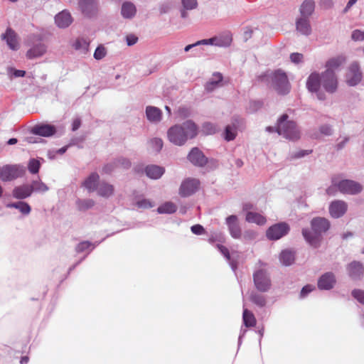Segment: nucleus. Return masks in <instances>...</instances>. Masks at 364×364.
Returning <instances> with one entry per match:
<instances>
[{
    "label": "nucleus",
    "instance_id": "1",
    "mask_svg": "<svg viewBox=\"0 0 364 364\" xmlns=\"http://www.w3.org/2000/svg\"><path fill=\"white\" fill-rule=\"evenodd\" d=\"M198 134V128L195 123L186 121L182 124L171 127L167 132L168 140L177 146L183 145L188 139L195 137Z\"/></svg>",
    "mask_w": 364,
    "mask_h": 364
},
{
    "label": "nucleus",
    "instance_id": "2",
    "mask_svg": "<svg viewBox=\"0 0 364 364\" xmlns=\"http://www.w3.org/2000/svg\"><path fill=\"white\" fill-rule=\"evenodd\" d=\"M311 227L312 231L303 229L302 235L307 242L316 247L321 240V234L326 232L330 228V222L325 218L316 217L311 220Z\"/></svg>",
    "mask_w": 364,
    "mask_h": 364
},
{
    "label": "nucleus",
    "instance_id": "3",
    "mask_svg": "<svg viewBox=\"0 0 364 364\" xmlns=\"http://www.w3.org/2000/svg\"><path fill=\"white\" fill-rule=\"evenodd\" d=\"M289 116L283 114L277 120L276 132L290 140H296L300 137V132L294 121L288 120Z\"/></svg>",
    "mask_w": 364,
    "mask_h": 364
},
{
    "label": "nucleus",
    "instance_id": "4",
    "mask_svg": "<svg viewBox=\"0 0 364 364\" xmlns=\"http://www.w3.org/2000/svg\"><path fill=\"white\" fill-rule=\"evenodd\" d=\"M232 43V33L230 31H224L210 38L197 41L188 46H229Z\"/></svg>",
    "mask_w": 364,
    "mask_h": 364
},
{
    "label": "nucleus",
    "instance_id": "5",
    "mask_svg": "<svg viewBox=\"0 0 364 364\" xmlns=\"http://www.w3.org/2000/svg\"><path fill=\"white\" fill-rule=\"evenodd\" d=\"M272 84L274 89L279 95H287L290 90V84L287 75L282 70H275L272 73Z\"/></svg>",
    "mask_w": 364,
    "mask_h": 364
},
{
    "label": "nucleus",
    "instance_id": "6",
    "mask_svg": "<svg viewBox=\"0 0 364 364\" xmlns=\"http://www.w3.org/2000/svg\"><path fill=\"white\" fill-rule=\"evenodd\" d=\"M254 285L260 292L268 291L272 286L270 277L265 269H261L253 274Z\"/></svg>",
    "mask_w": 364,
    "mask_h": 364
},
{
    "label": "nucleus",
    "instance_id": "7",
    "mask_svg": "<svg viewBox=\"0 0 364 364\" xmlns=\"http://www.w3.org/2000/svg\"><path fill=\"white\" fill-rule=\"evenodd\" d=\"M332 183L343 194L354 195L360 193L363 190V186L359 183L352 180L346 179L337 183L336 178H333Z\"/></svg>",
    "mask_w": 364,
    "mask_h": 364
},
{
    "label": "nucleus",
    "instance_id": "8",
    "mask_svg": "<svg viewBox=\"0 0 364 364\" xmlns=\"http://www.w3.org/2000/svg\"><path fill=\"white\" fill-rule=\"evenodd\" d=\"M25 169L20 165H5L0 167V179L10 181L23 175Z\"/></svg>",
    "mask_w": 364,
    "mask_h": 364
},
{
    "label": "nucleus",
    "instance_id": "9",
    "mask_svg": "<svg viewBox=\"0 0 364 364\" xmlns=\"http://www.w3.org/2000/svg\"><path fill=\"white\" fill-rule=\"evenodd\" d=\"M321 85L323 89L329 93H334L338 88V78L335 72L325 70L321 73Z\"/></svg>",
    "mask_w": 364,
    "mask_h": 364
},
{
    "label": "nucleus",
    "instance_id": "10",
    "mask_svg": "<svg viewBox=\"0 0 364 364\" xmlns=\"http://www.w3.org/2000/svg\"><path fill=\"white\" fill-rule=\"evenodd\" d=\"M363 73L357 63H353L348 67L346 74V82L349 86H355L360 82Z\"/></svg>",
    "mask_w": 364,
    "mask_h": 364
},
{
    "label": "nucleus",
    "instance_id": "11",
    "mask_svg": "<svg viewBox=\"0 0 364 364\" xmlns=\"http://www.w3.org/2000/svg\"><path fill=\"white\" fill-rule=\"evenodd\" d=\"M321 85V75H320L318 73L314 72L311 73L306 80V88L311 92H318L317 97L320 100H325V95L318 92Z\"/></svg>",
    "mask_w": 364,
    "mask_h": 364
},
{
    "label": "nucleus",
    "instance_id": "12",
    "mask_svg": "<svg viewBox=\"0 0 364 364\" xmlns=\"http://www.w3.org/2000/svg\"><path fill=\"white\" fill-rule=\"evenodd\" d=\"M289 230V225L285 223H279L272 225L267 230L266 235L268 239L277 240L284 236Z\"/></svg>",
    "mask_w": 364,
    "mask_h": 364
},
{
    "label": "nucleus",
    "instance_id": "13",
    "mask_svg": "<svg viewBox=\"0 0 364 364\" xmlns=\"http://www.w3.org/2000/svg\"><path fill=\"white\" fill-rule=\"evenodd\" d=\"M200 182L196 178L184 180L179 188V194L182 197H188L193 194L199 188Z\"/></svg>",
    "mask_w": 364,
    "mask_h": 364
},
{
    "label": "nucleus",
    "instance_id": "14",
    "mask_svg": "<svg viewBox=\"0 0 364 364\" xmlns=\"http://www.w3.org/2000/svg\"><path fill=\"white\" fill-rule=\"evenodd\" d=\"M265 38L263 31L258 28H247L243 33V38L245 41L252 39L254 43H265Z\"/></svg>",
    "mask_w": 364,
    "mask_h": 364
},
{
    "label": "nucleus",
    "instance_id": "15",
    "mask_svg": "<svg viewBox=\"0 0 364 364\" xmlns=\"http://www.w3.org/2000/svg\"><path fill=\"white\" fill-rule=\"evenodd\" d=\"M79 10L86 16H94L97 11V0H78Z\"/></svg>",
    "mask_w": 364,
    "mask_h": 364
},
{
    "label": "nucleus",
    "instance_id": "16",
    "mask_svg": "<svg viewBox=\"0 0 364 364\" xmlns=\"http://www.w3.org/2000/svg\"><path fill=\"white\" fill-rule=\"evenodd\" d=\"M347 203L341 200H336L329 205V213L332 218H338L342 217L347 211Z\"/></svg>",
    "mask_w": 364,
    "mask_h": 364
},
{
    "label": "nucleus",
    "instance_id": "17",
    "mask_svg": "<svg viewBox=\"0 0 364 364\" xmlns=\"http://www.w3.org/2000/svg\"><path fill=\"white\" fill-rule=\"evenodd\" d=\"M188 160L194 165L203 166L206 164L208 160L203 152L198 148H193L188 156Z\"/></svg>",
    "mask_w": 364,
    "mask_h": 364
},
{
    "label": "nucleus",
    "instance_id": "18",
    "mask_svg": "<svg viewBox=\"0 0 364 364\" xmlns=\"http://www.w3.org/2000/svg\"><path fill=\"white\" fill-rule=\"evenodd\" d=\"M336 284V278L333 273L326 272L323 274L318 281V287L320 289L328 290L332 289Z\"/></svg>",
    "mask_w": 364,
    "mask_h": 364
},
{
    "label": "nucleus",
    "instance_id": "19",
    "mask_svg": "<svg viewBox=\"0 0 364 364\" xmlns=\"http://www.w3.org/2000/svg\"><path fill=\"white\" fill-rule=\"evenodd\" d=\"M32 132L36 135L49 137L55 134L56 129L51 124H38L33 127Z\"/></svg>",
    "mask_w": 364,
    "mask_h": 364
},
{
    "label": "nucleus",
    "instance_id": "20",
    "mask_svg": "<svg viewBox=\"0 0 364 364\" xmlns=\"http://www.w3.org/2000/svg\"><path fill=\"white\" fill-rule=\"evenodd\" d=\"M347 270L348 275L353 279H359L364 274L363 265L360 262L353 261L350 262L347 267Z\"/></svg>",
    "mask_w": 364,
    "mask_h": 364
},
{
    "label": "nucleus",
    "instance_id": "21",
    "mask_svg": "<svg viewBox=\"0 0 364 364\" xmlns=\"http://www.w3.org/2000/svg\"><path fill=\"white\" fill-rule=\"evenodd\" d=\"M73 19L70 14L67 10H63L55 15V23L60 28H65L72 23Z\"/></svg>",
    "mask_w": 364,
    "mask_h": 364
},
{
    "label": "nucleus",
    "instance_id": "22",
    "mask_svg": "<svg viewBox=\"0 0 364 364\" xmlns=\"http://www.w3.org/2000/svg\"><path fill=\"white\" fill-rule=\"evenodd\" d=\"M296 29L302 35L309 36L311 33V26L309 18L299 16L296 18Z\"/></svg>",
    "mask_w": 364,
    "mask_h": 364
},
{
    "label": "nucleus",
    "instance_id": "23",
    "mask_svg": "<svg viewBox=\"0 0 364 364\" xmlns=\"http://www.w3.org/2000/svg\"><path fill=\"white\" fill-rule=\"evenodd\" d=\"M226 223L232 237L239 238L241 236V230L238 224L237 216L234 215H230L226 218Z\"/></svg>",
    "mask_w": 364,
    "mask_h": 364
},
{
    "label": "nucleus",
    "instance_id": "24",
    "mask_svg": "<svg viewBox=\"0 0 364 364\" xmlns=\"http://www.w3.org/2000/svg\"><path fill=\"white\" fill-rule=\"evenodd\" d=\"M33 193L31 185H22L16 187L12 192L13 196L17 199H24L29 197Z\"/></svg>",
    "mask_w": 364,
    "mask_h": 364
},
{
    "label": "nucleus",
    "instance_id": "25",
    "mask_svg": "<svg viewBox=\"0 0 364 364\" xmlns=\"http://www.w3.org/2000/svg\"><path fill=\"white\" fill-rule=\"evenodd\" d=\"M315 9L314 0H304L299 7V16L310 18Z\"/></svg>",
    "mask_w": 364,
    "mask_h": 364
},
{
    "label": "nucleus",
    "instance_id": "26",
    "mask_svg": "<svg viewBox=\"0 0 364 364\" xmlns=\"http://www.w3.org/2000/svg\"><path fill=\"white\" fill-rule=\"evenodd\" d=\"M1 38L7 46H16L19 43L17 33L11 28H6V31L1 35Z\"/></svg>",
    "mask_w": 364,
    "mask_h": 364
},
{
    "label": "nucleus",
    "instance_id": "27",
    "mask_svg": "<svg viewBox=\"0 0 364 364\" xmlns=\"http://www.w3.org/2000/svg\"><path fill=\"white\" fill-rule=\"evenodd\" d=\"M100 176L97 173H92L82 183V186L90 192L97 191Z\"/></svg>",
    "mask_w": 364,
    "mask_h": 364
},
{
    "label": "nucleus",
    "instance_id": "28",
    "mask_svg": "<svg viewBox=\"0 0 364 364\" xmlns=\"http://www.w3.org/2000/svg\"><path fill=\"white\" fill-rule=\"evenodd\" d=\"M346 61V59L343 55H339L337 57H334L330 58L326 63V70H330L331 72H335L336 70L339 68L341 65H343Z\"/></svg>",
    "mask_w": 364,
    "mask_h": 364
},
{
    "label": "nucleus",
    "instance_id": "29",
    "mask_svg": "<svg viewBox=\"0 0 364 364\" xmlns=\"http://www.w3.org/2000/svg\"><path fill=\"white\" fill-rule=\"evenodd\" d=\"M136 13L135 5L129 1L122 4L121 9V14L124 18H132Z\"/></svg>",
    "mask_w": 364,
    "mask_h": 364
},
{
    "label": "nucleus",
    "instance_id": "30",
    "mask_svg": "<svg viewBox=\"0 0 364 364\" xmlns=\"http://www.w3.org/2000/svg\"><path fill=\"white\" fill-rule=\"evenodd\" d=\"M97 191L99 196L109 198L114 193V188L112 184L102 181L98 184Z\"/></svg>",
    "mask_w": 364,
    "mask_h": 364
},
{
    "label": "nucleus",
    "instance_id": "31",
    "mask_svg": "<svg viewBox=\"0 0 364 364\" xmlns=\"http://www.w3.org/2000/svg\"><path fill=\"white\" fill-rule=\"evenodd\" d=\"M146 115L151 122H158L161 119L162 112L156 107L148 106L146 108Z\"/></svg>",
    "mask_w": 364,
    "mask_h": 364
},
{
    "label": "nucleus",
    "instance_id": "32",
    "mask_svg": "<svg viewBox=\"0 0 364 364\" xmlns=\"http://www.w3.org/2000/svg\"><path fill=\"white\" fill-rule=\"evenodd\" d=\"M165 170L163 167L151 165L146 167L145 172L148 177L152 179L159 178L164 173Z\"/></svg>",
    "mask_w": 364,
    "mask_h": 364
},
{
    "label": "nucleus",
    "instance_id": "33",
    "mask_svg": "<svg viewBox=\"0 0 364 364\" xmlns=\"http://www.w3.org/2000/svg\"><path fill=\"white\" fill-rule=\"evenodd\" d=\"M245 219L248 223H256L258 225H263L267 222L264 216L255 212H248Z\"/></svg>",
    "mask_w": 364,
    "mask_h": 364
},
{
    "label": "nucleus",
    "instance_id": "34",
    "mask_svg": "<svg viewBox=\"0 0 364 364\" xmlns=\"http://www.w3.org/2000/svg\"><path fill=\"white\" fill-rule=\"evenodd\" d=\"M242 321L244 325L247 328L254 327L256 326L257 320L253 313L247 309L243 310Z\"/></svg>",
    "mask_w": 364,
    "mask_h": 364
},
{
    "label": "nucleus",
    "instance_id": "35",
    "mask_svg": "<svg viewBox=\"0 0 364 364\" xmlns=\"http://www.w3.org/2000/svg\"><path fill=\"white\" fill-rule=\"evenodd\" d=\"M281 262L286 266L291 264L294 261V254L290 250H284L279 257Z\"/></svg>",
    "mask_w": 364,
    "mask_h": 364
},
{
    "label": "nucleus",
    "instance_id": "36",
    "mask_svg": "<svg viewBox=\"0 0 364 364\" xmlns=\"http://www.w3.org/2000/svg\"><path fill=\"white\" fill-rule=\"evenodd\" d=\"M250 300L258 306L259 307H264L266 305V298L264 296L259 294L257 292H252L250 295Z\"/></svg>",
    "mask_w": 364,
    "mask_h": 364
},
{
    "label": "nucleus",
    "instance_id": "37",
    "mask_svg": "<svg viewBox=\"0 0 364 364\" xmlns=\"http://www.w3.org/2000/svg\"><path fill=\"white\" fill-rule=\"evenodd\" d=\"M213 78H217V80L210 79L205 85V90L208 91H212L219 85L223 80V75L220 73H213Z\"/></svg>",
    "mask_w": 364,
    "mask_h": 364
},
{
    "label": "nucleus",
    "instance_id": "38",
    "mask_svg": "<svg viewBox=\"0 0 364 364\" xmlns=\"http://www.w3.org/2000/svg\"><path fill=\"white\" fill-rule=\"evenodd\" d=\"M45 47H31L26 53L29 59H33L42 56L46 53Z\"/></svg>",
    "mask_w": 364,
    "mask_h": 364
},
{
    "label": "nucleus",
    "instance_id": "39",
    "mask_svg": "<svg viewBox=\"0 0 364 364\" xmlns=\"http://www.w3.org/2000/svg\"><path fill=\"white\" fill-rule=\"evenodd\" d=\"M7 207L9 208H14L21 211L24 215H28L31 212V207L30 205L25 202H18V203H13L7 205Z\"/></svg>",
    "mask_w": 364,
    "mask_h": 364
},
{
    "label": "nucleus",
    "instance_id": "40",
    "mask_svg": "<svg viewBox=\"0 0 364 364\" xmlns=\"http://www.w3.org/2000/svg\"><path fill=\"white\" fill-rule=\"evenodd\" d=\"M76 205L79 210L85 211L94 206L95 201L92 199H78Z\"/></svg>",
    "mask_w": 364,
    "mask_h": 364
},
{
    "label": "nucleus",
    "instance_id": "41",
    "mask_svg": "<svg viewBox=\"0 0 364 364\" xmlns=\"http://www.w3.org/2000/svg\"><path fill=\"white\" fill-rule=\"evenodd\" d=\"M176 209L177 208L175 204L171 202H167L160 205L158 208L157 211L159 213H173L176 211Z\"/></svg>",
    "mask_w": 364,
    "mask_h": 364
},
{
    "label": "nucleus",
    "instance_id": "42",
    "mask_svg": "<svg viewBox=\"0 0 364 364\" xmlns=\"http://www.w3.org/2000/svg\"><path fill=\"white\" fill-rule=\"evenodd\" d=\"M33 188V192L44 193L48 191V187L41 181H33L31 185Z\"/></svg>",
    "mask_w": 364,
    "mask_h": 364
},
{
    "label": "nucleus",
    "instance_id": "43",
    "mask_svg": "<svg viewBox=\"0 0 364 364\" xmlns=\"http://www.w3.org/2000/svg\"><path fill=\"white\" fill-rule=\"evenodd\" d=\"M236 136V126L234 123L232 126L228 125L225 131V138L227 141L233 140Z\"/></svg>",
    "mask_w": 364,
    "mask_h": 364
},
{
    "label": "nucleus",
    "instance_id": "44",
    "mask_svg": "<svg viewBox=\"0 0 364 364\" xmlns=\"http://www.w3.org/2000/svg\"><path fill=\"white\" fill-rule=\"evenodd\" d=\"M149 143L153 151L156 152H159L164 145L163 141L160 138H154Z\"/></svg>",
    "mask_w": 364,
    "mask_h": 364
},
{
    "label": "nucleus",
    "instance_id": "45",
    "mask_svg": "<svg viewBox=\"0 0 364 364\" xmlns=\"http://www.w3.org/2000/svg\"><path fill=\"white\" fill-rule=\"evenodd\" d=\"M181 2L185 10H193L198 6L197 0H181Z\"/></svg>",
    "mask_w": 364,
    "mask_h": 364
},
{
    "label": "nucleus",
    "instance_id": "46",
    "mask_svg": "<svg viewBox=\"0 0 364 364\" xmlns=\"http://www.w3.org/2000/svg\"><path fill=\"white\" fill-rule=\"evenodd\" d=\"M41 164L40 162L36 159H31L28 163V171L33 173L36 174L39 171Z\"/></svg>",
    "mask_w": 364,
    "mask_h": 364
},
{
    "label": "nucleus",
    "instance_id": "47",
    "mask_svg": "<svg viewBox=\"0 0 364 364\" xmlns=\"http://www.w3.org/2000/svg\"><path fill=\"white\" fill-rule=\"evenodd\" d=\"M136 205L139 208L147 209L154 206L152 202L148 199H141L136 203Z\"/></svg>",
    "mask_w": 364,
    "mask_h": 364
},
{
    "label": "nucleus",
    "instance_id": "48",
    "mask_svg": "<svg viewBox=\"0 0 364 364\" xmlns=\"http://www.w3.org/2000/svg\"><path fill=\"white\" fill-rule=\"evenodd\" d=\"M352 296L360 304L364 305V291L361 289H354L352 291Z\"/></svg>",
    "mask_w": 364,
    "mask_h": 364
},
{
    "label": "nucleus",
    "instance_id": "49",
    "mask_svg": "<svg viewBox=\"0 0 364 364\" xmlns=\"http://www.w3.org/2000/svg\"><path fill=\"white\" fill-rule=\"evenodd\" d=\"M203 132L205 134H212L216 132V127L212 123L206 122L203 125Z\"/></svg>",
    "mask_w": 364,
    "mask_h": 364
},
{
    "label": "nucleus",
    "instance_id": "50",
    "mask_svg": "<svg viewBox=\"0 0 364 364\" xmlns=\"http://www.w3.org/2000/svg\"><path fill=\"white\" fill-rule=\"evenodd\" d=\"M107 54L105 47H97L94 53V57L96 60L102 59Z\"/></svg>",
    "mask_w": 364,
    "mask_h": 364
},
{
    "label": "nucleus",
    "instance_id": "51",
    "mask_svg": "<svg viewBox=\"0 0 364 364\" xmlns=\"http://www.w3.org/2000/svg\"><path fill=\"white\" fill-rule=\"evenodd\" d=\"M117 164V168H128L131 166V162L129 159L121 158L115 161Z\"/></svg>",
    "mask_w": 364,
    "mask_h": 364
},
{
    "label": "nucleus",
    "instance_id": "52",
    "mask_svg": "<svg viewBox=\"0 0 364 364\" xmlns=\"http://www.w3.org/2000/svg\"><path fill=\"white\" fill-rule=\"evenodd\" d=\"M351 38L355 41H364V31L360 30H355L351 34Z\"/></svg>",
    "mask_w": 364,
    "mask_h": 364
},
{
    "label": "nucleus",
    "instance_id": "53",
    "mask_svg": "<svg viewBox=\"0 0 364 364\" xmlns=\"http://www.w3.org/2000/svg\"><path fill=\"white\" fill-rule=\"evenodd\" d=\"M191 232L195 235H202L205 233L204 228L199 224L194 225L191 228Z\"/></svg>",
    "mask_w": 364,
    "mask_h": 364
},
{
    "label": "nucleus",
    "instance_id": "54",
    "mask_svg": "<svg viewBox=\"0 0 364 364\" xmlns=\"http://www.w3.org/2000/svg\"><path fill=\"white\" fill-rule=\"evenodd\" d=\"M315 289V287L311 284L304 286L300 293L301 297L306 296L309 293L311 292Z\"/></svg>",
    "mask_w": 364,
    "mask_h": 364
},
{
    "label": "nucleus",
    "instance_id": "55",
    "mask_svg": "<svg viewBox=\"0 0 364 364\" xmlns=\"http://www.w3.org/2000/svg\"><path fill=\"white\" fill-rule=\"evenodd\" d=\"M117 168V164L115 161L106 164L103 168L102 171L105 173H110L113 170Z\"/></svg>",
    "mask_w": 364,
    "mask_h": 364
},
{
    "label": "nucleus",
    "instance_id": "56",
    "mask_svg": "<svg viewBox=\"0 0 364 364\" xmlns=\"http://www.w3.org/2000/svg\"><path fill=\"white\" fill-rule=\"evenodd\" d=\"M127 46H132L138 42V37L134 34H129L126 37Z\"/></svg>",
    "mask_w": 364,
    "mask_h": 364
},
{
    "label": "nucleus",
    "instance_id": "57",
    "mask_svg": "<svg viewBox=\"0 0 364 364\" xmlns=\"http://www.w3.org/2000/svg\"><path fill=\"white\" fill-rule=\"evenodd\" d=\"M290 59L293 63H299L303 60V55L299 53H294L291 54Z\"/></svg>",
    "mask_w": 364,
    "mask_h": 364
},
{
    "label": "nucleus",
    "instance_id": "58",
    "mask_svg": "<svg viewBox=\"0 0 364 364\" xmlns=\"http://www.w3.org/2000/svg\"><path fill=\"white\" fill-rule=\"evenodd\" d=\"M218 248L228 260H230V255L226 247L222 245H218Z\"/></svg>",
    "mask_w": 364,
    "mask_h": 364
},
{
    "label": "nucleus",
    "instance_id": "59",
    "mask_svg": "<svg viewBox=\"0 0 364 364\" xmlns=\"http://www.w3.org/2000/svg\"><path fill=\"white\" fill-rule=\"evenodd\" d=\"M321 5L324 9H329L333 6L334 4L333 0H322Z\"/></svg>",
    "mask_w": 364,
    "mask_h": 364
},
{
    "label": "nucleus",
    "instance_id": "60",
    "mask_svg": "<svg viewBox=\"0 0 364 364\" xmlns=\"http://www.w3.org/2000/svg\"><path fill=\"white\" fill-rule=\"evenodd\" d=\"M320 131L325 135H330L331 134V128L329 125H323L320 128Z\"/></svg>",
    "mask_w": 364,
    "mask_h": 364
},
{
    "label": "nucleus",
    "instance_id": "61",
    "mask_svg": "<svg viewBox=\"0 0 364 364\" xmlns=\"http://www.w3.org/2000/svg\"><path fill=\"white\" fill-rule=\"evenodd\" d=\"M358 0H349L346 7L344 8L343 13L346 14L350 9V8L357 2Z\"/></svg>",
    "mask_w": 364,
    "mask_h": 364
},
{
    "label": "nucleus",
    "instance_id": "62",
    "mask_svg": "<svg viewBox=\"0 0 364 364\" xmlns=\"http://www.w3.org/2000/svg\"><path fill=\"white\" fill-rule=\"evenodd\" d=\"M13 71V75L16 77H23L26 75V71L21 70L11 69Z\"/></svg>",
    "mask_w": 364,
    "mask_h": 364
},
{
    "label": "nucleus",
    "instance_id": "63",
    "mask_svg": "<svg viewBox=\"0 0 364 364\" xmlns=\"http://www.w3.org/2000/svg\"><path fill=\"white\" fill-rule=\"evenodd\" d=\"M90 243L88 242H82L77 245V251L82 252L84 250L88 248Z\"/></svg>",
    "mask_w": 364,
    "mask_h": 364
},
{
    "label": "nucleus",
    "instance_id": "64",
    "mask_svg": "<svg viewBox=\"0 0 364 364\" xmlns=\"http://www.w3.org/2000/svg\"><path fill=\"white\" fill-rule=\"evenodd\" d=\"M73 130H77L81 125V121L80 119H75L73 122Z\"/></svg>",
    "mask_w": 364,
    "mask_h": 364
}]
</instances>
